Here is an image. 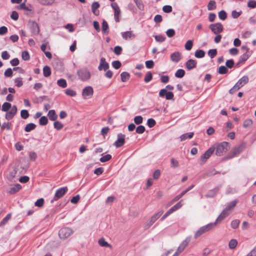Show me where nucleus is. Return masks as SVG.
I'll return each instance as SVG.
<instances>
[{
	"instance_id": "nucleus-1",
	"label": "nucleus",
	"mask_w": 256,
	"mask_h": 256,
	"mask_svg": "<svg viewBox=\"0 0 256 256\" xmlns=\"http://www.w3.org/2000/svg\"><path fill=\"white\" fill-rule=\"evenodd\" d=\"M216 226L214 223H210L200 228L194 234V238H197L203 234L212 229Z\"/></svg>"
},
{
	"instance_id": "nucleus-2",
	"label": "nucleus",
	"mask_w": 256,
	"mask_h": 256,
	"mask_svg": "<svg viewBox=\"0 0 256 256\" xmlns=\"http://www.w3.org/2000/svg\"><path fill=\"white\" fill-rule=\"evenodd\" d=\"M78 78L82 81L88 80L91 76L90 70L86 68H83L78 70Z\"/></svg>"
},
{
	"instance_id": "nucleus-3",
	"label": "nucleus",
	"mask_w": 256,
	"mask_h": 256,
	"mask_svg": "<svg viewBox=\"0 0 256 256\" xmlns=\"http://www.w3.org/2000/svg\"><path fill=\"white\" fill-rule=\"evenodd\" d=\"M73 234L72 228L64 227L62 228L58 232V236L61 240H64L70 237Z\"/></svg>"
},
{
	"instance_id": "nucleus-4",
	"label": "nucleus",
	"mask_w": 256,
	"mask_h": 256,
	"mask_svg": "<svg viewBox=\"0 0 256 256\" xmlns=\"http://www.w3.org/2000/svg\"><path fill=\"white\" fill-rule=\"evenodd\" d=\"M229 148L228 144L226 142H223L217 146L216 154L218 156L223 155Z\"/></svg>"
},
{
	"instance_id": "nucleus-5",
	"label": "nucleus",
	"mask_w": 256,
	"mask_h": 256,
	"mask_svg": "<svg viewBox=\"0 0 256 256\" xmlns=\"http://www.w3.org/2000/svg\"><path fill=\"white\" fill-rule=\"evenodd\" d=\"M163 212L164 211L161 210L151 216L144 224V228H148L150 227L160 218Z\"/></svg>"
},
{
	"instance_id": "nucleus-6",
	"label": "nucleus",
	"mask_w": 256,
	"mask_h": 256,
	"mask_svg": "<svg viewBox=\"0 0 256 256\" xmlns=\"http://www.w3.org/2000/svg\"><path fill=\"white\" fill-rule=\"evenodd\" d=\"M93 94L94 89L91 86H86L82 90V96L84 99H90L92 97Z\"/></svg>"
},
{
	"instance_id": "nucleus-7",
	"label": "nucleus",
	"mask_w": 256,
	"mask_h": 256,
	"mask_svg": "<svg viewBox=\"0 0 256 256\" xmlns=\"http://www.w3.org/2000/svg\"><path fill=\"white\" fill-rule=\"evenodd\" d=\"M190 240L188 238H186L183 240L179 245L176 252L172 256H178L181 252H182L186 248L188 245Z\"/></svg>"
},
{
	"instance_id": "nucleus-8",
	"label": "nucleus",
	"mask_w": 256,
	"mask_h": 256,
	"mask_svg": "<svg viewBox=\"0 0 256 256\" xmlns=\"http://www.w3.org/2000/svg\"><path fill=\"white\" fill-rule=\"evenodd\" d=\"M210 28L215 34L220 33L223 30L222 24L219 22L210 24Z\"/></svg>"
},
{
	"instance_id": "nucleus-9",
	"label": "nucleus",
	"mask_w": 256,
	"mask_h": 256,
	"mask_svg": "<svg viewBox=\"0 0 256 256\" xmlns=\"http://www.w3.org/2000/svg\"><path fill=\"white\" fill-rule=\"evenodd\" d=\"M214 150V148L213 147L210 148L208 149L204 154H203L200 158V162L202 164L204 163L206 160L210 156Z\"/></svg>"
},
{
	"instance_id": "nucleus-10",
	"label": "nucleus",
	"mask_w": 256,
	"mask_h": 256,
	"mask_svg": "<svg viewBox=\"0 0 256 256\" xmlns=\"http://www.w3.org/2000/svg\"><path fill=\"white\" fill-rule=\"evenodd\" d=\"M125 142V135L122 134H118V140L114 142V146L116 148H120L123 146Z\"/></svg>"
},
{
	"instance_id": "nucleus-11",
	"label": "nucleus",
	"mask_w": 256,
	"mask_h": 256,
	"mask_svg": "<svg viewBox=\"0 0 256 256\" xmlns=\"http://www.w3.org/2000/svg\"><path fill=\"white\" fill-rule=\"evenodd\" d=\"M112 7L114 10V19L116 22H119V16L120 14V10L119 6L116 2H113L111 4Z\"/></svg>"
},
{
	"instance_id": "nucleus-12",
	"label": "nucleus",
	"mask_w": 256,
	"mask_h": 256,
	"mask_svg": "<svg viewBox=\"0 0 256 256\" xmlns=\"http://www.w3.org/2000/svg\"><path fill=\"white\" fill-rule=\"evenodd\" d=\"M17 112V108L16 106H13L10 110L6 114V118L8 120H11L15 116Z\"/></svg>"
},
{
	"instance_id": "nucleus-13",
	"label": "nucleus",
	"mask_w": 256,
	"mask_h": 256,
	"mask_svg": "<svg viewBox=\"0 0 256 256\" xmlns=\"http://www.w3.org/2000/svg\"><path fill=\"white\" fill-rule=\"evenodd\" d=\"M122 36L125 40H130L135 38L136 35L132 31H126L121 33Z\"/></svg>"
},
{
	"instance_id": "nucleus-14",
	"label": "nucleus",
	"mask_w": 256,
	"mask_h": 256,
	"mask_svg": "<svg viewBox=\"0 0 256 256\" xmlns=\"http://www.w3.org/2000/svg\"><path fill=\"white\" fill-rule=\"evenodd\" d=\"M182 58V54L178 51L175 52L170 54V60L175 63L180 61Z\"/></svg>"
},
{
	"instance_id": "nucleus-15",
	"label": "nucleus",
	"mask_w": 256,
	"mask_h": 256,
	"mask_svg": "<svg viewBox=\"0 0 256 256\" xmlns=\"http://www.w3.org/2000/svg\"><path fill=\"white\" fill-rule=\"evenodd\" d=\"M109 68L108 64L106 62V58H102L100 60V65L98 67L99 70H104L106 71Z\"/></svg>"
},
{
	"instance_id": "nucleus-16",
	"label": "nucleus",
	"mask_w": 256,
	"mask_h": 256,
	"mask_svg": "<svg viewBox=\"0 0 256 256\" xmlns=\"http://www.w3.org/2000/svg\"><path fill=\"white\" fill-rule=\"evenodd\" d=\"M68 188L66 187L61 188L58 189L55 193V198L58 199L62 197L67 192Z\"/></svg>"
},
{
	"instance_id": "nucleus-17",
	"label": "nucleus",
	"mask_w": 256,
	"mask_h": 256,
	"mask_svg": "<svg viewBox=\"0 0 256 256\" xmlns=\"http://www.w3.org/2000/svg\"><path fill=\"white\" fill-rule=\"evenodd\" d=\"M238 200H234L231 202H230L226 208L224 209L226 212H227L229 214L233 210L234 207L236 206V204L238 203Z\"/></svg>"
},
{
	"instance_id": "nucleus-18",
	"label": "nucleus",
	"mask_w": 256,
	"mask_h": 256,
	"mask_svg": "<svg viewBox=\"0 0 256 256\" xmlns=\"http://www.w3.org/2000/svg\"><path fill=\"white\" fill-rule=\"evenodd\" d=\"M229 214H230L224 210L220 214L219 216L218 217V218L216 220V222H214L215 225L216 226L218 223L220 222L221 221L224 220Z\"/></svg>"
},
{
	"instance_id": "nucleus-19",
	"label": "nucleus",
	"mask_w": 256,
	"mask_h": 256,
	"mask_svg": "<svg viewBox=\"0 0 256 256\" xmlns=\"http://www.w3.org/2000/svg\"><path fill=\"white\" fill-rule=\"evenodd\" d=\"M30 28L34 34H38L40 32V28L38 24L34 22L30 23Z\"/></svg>"
},
{
	"instance_id": "nucleus-20",
	"label": "nucleus",
	"mask_w": 256,
	"mask_h": 256,
	"mask_svg": "<svg viewBox=\"0 0 256 256\" xmlns=\"http://www.w3.org/2000/svg\"><path fill=\"white\" fill-rule=\"evenodd\" d=\"M196 64L197 62L196 60L190 59L186 62V67L188 70H190L196 67Z\"/></svg>"
},
{
	"instance_id": "nucleus-21",
	"label": "nucleus",
	"mask_w": 256,
	"mask_h": 256,
	"mask_svg": "<svg viewBox=\"0 0 256 256\" xmlns=\"http://www.w3.org/2000/svg\"><path fill=\"white\" fill-rule=\"evenodd\" d=\"M100 5L98 2H94L92 4V12L96 16H98L100 14V12L98 8H100Z\"/></svg>"
},
{
	"instance_id": "nucleus-22",
	"label": "nucleus",
	"mask_w": 256,
	"mask_h": 256,
	"mask_svg": "<svg viewBox=\"0 0 256 256\" xmlns=\"http://www.w3.org/2000/svg\"><path fill=\"white\" fill-rule=\"evenodd\" d=\"M244 148V146L242 144L240 145L237 147H236L233 148L232 150V156H235L238 154H239L240 152L243 150Z\"/></svg>"
},
{
	"instance_id": "nucleus-23",
	"label": "nucleus",
	"mask_w": 256,
	"mask_h": 256,
	"mask_svg": "<svg viewBox=\"0 0 256 256\" xmlns=\"http://www.w3.org/2000/svg\"><path fill=\"white\" fill-rule=\"evenodd\" d=\"M248 81V78L247 76H242L237 82V86H239L240 88H242L243 86L246 84Z\"/></svg>"
},
{
	"instance_id": "nucleus-24",
	"label": "nucleus",
	"mask_w": 256,
	"mask_h": 256,
	"mask_svg": "<svg viewBox=\"0 0 256 256\" xmlns=\"http://www.w3.org/2000/svg\"><path fill=\"white\" fill-rule=\"evenodd\" d=\"M21 188L22 186L20 184H17L12 185L11 186L8 192L10 194H14L18 192V190H20L21 189Z\"/></svg>"
},
{
	"instance_id": "nucleus-25",
	"label": "nucleus",
	"mask_w": 256,
	"mask_h": 256,
	"mask_svg": "<svg viewBox=\"0 0 256 256\" xmlns=\"http://www.w3.org/2000/svg\"><path fill=\"white\" fill-rule=\"evenodd\" d=\"M98 244L102 247L112 248V246L108 244L104 238H100L98 240Z\"/></svg>"
},
{
	"instance_id": "nucleus-26",
	"label": "nucleus",
	"mask_w": 256,
	"mask_h": 256,
	"mask_svg": "<svg viewBox=\"0 0 256 256\" xmlns=\"http://www.w3.org/2000/svg\"><path fill=\"white\" fill-rule=\"evenodd\" d=\"M48 116L51 120H56L58 118V116L56 115L54 110H50L48 114Z\"/></svg>"
},
{
	"instance_id": "nucleus-27",
	"label": "nucleus",
	"mask_w": 256,
	"mask_h": 256,
	"mask_svg": "<svg viewBox=\"0 0 256 256\" xmlns=\"http://www.w3.org/2000/svg\"><path fill=\"white\" fill-rule=\"evenodd\" d=\"M194 186V185H192L191 186L188 188L186 190L182 191L180 194L176 196L174 198V200H178L180 198L185 194H186L192 188H193Z\"/></svg>"
},
{
	"instance_id": "nucleus-28",
	"label": "nucleus",
	"mask_w": 256,
	"mask_h": 256,
	"mask_svg": "<svg viewBox=\"0 0 256 256\" xmlns=\"http://www.w3.org/2000/svg\"><path fill=\"white\" fill-rule=\"evenodd\" d=\"M182 206V204L180 202L177 203L176 204H175L174 206L172 207L169 210V212L172 214L174 212L179 210Z\"/></svg>"
},
{
	"instance_id": "nucleus-29",
	"label": "nucleus",
	"mask_w": 256,
	"mask_h": 256,
	"mask_svg": "<svg viewBox=\"0 0 256 256\" xmlns=\"http://www.w3.org/2000/svg\"><path fill=\"white\" fill-rule=\"evenodd\" d=\"M193 136H194V133L193 132L186 133V134H182L180 137V141L182 142V141H184V140H186L188 138H192Z\"/></svg>"
},
{
	"instance_id": "nucleus-30",
	"label": "nucleus",
	"mask_w": 256,
	"mask_h": 256,
	"mask_svg": "<svg viewBox=\"0 0 256 256\" xmlns=\"http://www.w3.org/2000/svg\"><path fill=\"white\" fill-rule=\"evenodd\" d=\"M120 76L122 81L126 82L130 78V75L127 72H122L120 74Z\"/></svg>"
},
{
	"instance_id": "nucleus-31",
	"label": "nucleus",
	"mask_w": 256,
	"mask_h": 256,
	"mask_svg": "<svg viewBox=\"0 0 256 256\" xmlns=\"http://www.w3.org/2000/svg\"><path fill=\"white\" fill-rule=\"evenodd\" d=\"M253 124V121L252 119L248 118L244 120L243 123V126L244 128H248L252 126Z\"/></svg>"
},
{
	"instance_id": "nucleus-32",
	"label": "nucleus",
	"mask_w": 256,
	"mask_h": 256,
	"mask_svg": "<svg viewBox=\"0 0 256 256\" xmlns=\"http://www.w3.org/2000/svg\"><path fill=\"white\" fill-rule=\"evenodd\" d=\"M36 127V126L35 124L33 123H30L26 125L24 130L26 132H30L32 130H34Z\"/></svg>"
},
{
	"instance_id": "nucleus-33",
	"label": "nucleus",
	"mask_w": 256,
	"mask_h": 256,
	"mask_svg": "<svg viewBox=\"0 0 256 256\" xmlns=\"http://www.w3.org/2000/svg\"><path fill=\"white\" fill-rule=\"evenodd\" d=\"M43 73L45 77L49 76L51 74V70L50 68L48 66H44L43 68Z\"/></svg>"
},
{
	"instance_id": "nucleus-34",
	"label": "nucleus",
	"mask_w": 256,
	"mask_h": 256,
	"mask_svg": "<svg viewBox=\"0 0 256 256\" xmlns=\"http://www.w3.org/2000/svg\"><path fill=\"white\" fill-rule=\"evenodd\" d=\"M57 84H58V86H60L62 88H65L67 86L66 82L64 79H63V78L58 80L57 81Z\"/></svg>"
},
{
	"instance_id": "nucleus-35",
	"label": "nucleus",
	"mask_w": 256,
	"mask_h": 256,
	"mask_svg": "<svg viewBox=\"0 0 256 256\" xmlns=\"http://www.w3.org/2000/svg\"><path fill=\"white\" fill-rule=\"evenodd\" d=\"M185 74V72L182 69L178 70L175 73V76L178 78H182Z\"/></svg>"
},
{
	"instance_id": "nucleus-36",
	"label": "nucleus",
	"mask_w": 256,
	"mask_h": 256,
	"mask_svg": "<svg viewBox=\"0 0 256 256\" xmlns=\"http://www.w3.org/2000/svg\"><path fill=\"white\" fill-rule=\"evenodd\" d=\"M237 244V240L235 239H232L229 242L228 246L230 249H234L236 248Z\"/></svg>"
},
{
	"instance_id": "nucleus-37",
	"label": "nucleus",
	"mask_w": 256,
	"mask_h": 256,
	"mask_svg": "<svg viewBox=\"0 0 256 256\" xmlns=\"http://www.w3.org/2000/svg\"><path fill=\"white\" fill-rule=\"evenodd\" d=\"M65 94L66 95L72 97L76 96V91L70 88L66 89L65 90Z\"/></svg>"
},
{
	"instance_id": "nucleus-38",
	"label": "nucleus",
	"mask_w": 256,
	"mask_h": 256,
	"mask_svg": "<svg viewBox=\"0 0 256 256\" xmlns=\"http://www.w3.org/2000/svg\"><path fill=\"white\" fill-rule=\"evenodd\" d=\"M108 26L107 23V22L104 20L102 22V30L104 33V34H108Z\"/></svg>"
},
{
	"instance_id": "nucleus-39",
	"label": "nucleus",
	"mask_w": 256,
	"mask_h": 256,
	"mask_svg": "<svg viewBox=\"0 0 256 256\" xmlns=\"http://www.w3.org/2000/svg\"><path fill=\"white\" fill-rule=\"evenodd\" d=\"M216 8V2L214 0H210L208 5V10H212Z\"/></svg>"
},
{
	"instance_id": "nucleus-40",
	"label": "nucleus",
	"mask_w": 256,
	"mask_h": 256,
	"mask_svg": "<svg viewBox=\"0 0 256 256\" xmlns=\"http://www.w3.org/2000/svg\"><path fill=\"white\" fill-rule=\"evenodd\" d=\"M205 52L202 50H197L194 54V56L197 58H202L204 56Z\"/></svg>"
},
{
	"instance_id": "nucleus-41",
	"label": "nucleus",
	"mask_w": 256,
	"mask_h": 256,
	"mask_svg": "<svg viewBox=\"0 0 256 256\" xmlns=\"http://www.w3.org/2000/svg\"><path fill=\"white\" fill-rule=\"evenodd\" d=\"M43 5H51L54 2L55 0H37Z\"/></svg>"
},
{
	"instance_id": "nucleus-42",
	"label": "nucleus",
	"mask_w": 256,
	"mask_h": 256,
	"mask_svg": "<svg viewBox=\"0 0 256 256\" xmlns=\"http://www.w3.org/2000/svg\"><path fill=\"white\" fill-rule=\"evenodd\" d=\"M218 18L222 20H224L226 18L227 14L226 12L224 10H220L218 14Z\"/></svg>"
},
{
	"instance_id": "nucleus-43",
	"label": "nucleus",
	"mask_w": 256,
	"mask_h": 256,
	"mask_svg": "<svg viewBox=\"0 0 256 256\" xmlns=\"http://www.w3.org/2000/svg\"><path fill=\"white\" fill-rule=\"evenodd\" d=\"M193 46V42L192 40H188L185 45L184 48L186 50H190Z\"/></svg>"
},
{
	"instance_id": "nucleus-44",
	"label": "nucleus",
	"mask_w": 256,
	"mask_h": 256,
	"mask_svg": "<svg viewBox=\"0 0 256 256\" xmlns=\"http://www.w3.org/2000/svg\"><path fill=\"white\" fill-rule=\"evenodd\" d=\"M11 108V104L9 102H4L2 105V110L3 112H7Z\"/></svg>"
},
{
	"instance_id": "nucleus-45",
	"label": "nucleus",
	"mask_w": 256,
	"mask_h": 256,
	"mask_svg": "<svg viewBox=\"0 0 256 256\" xmlns=\"http://www.w3.org/2000/svg\"><path fill=\"white\" fill-rule=\"evenodd\" d=\"M112 156L110 154H108L100 158V160L102 162H104L110 160Z\"/></svg>"
},
{
	"instance_id": "nucleus-46",
	"label": "nucleus",
	"mask_w": 256,
	"mask_h": 256,
	"mask_svg": "<svg viewBox=\"0 0 256 256\" xmlns=\"http://www.w3.org/2000/svg\"><path fill=\"white\" fill-rule=\"evenodd\" d=\"M14 82L15 83L16 86L17 87H20L22 86L23 82L22 81V78H17L14 80Z\"/></svg>"
},
{
	"instance_id": "nucleus-47",
	"label": "nucleus",
	"mask_w": 256,
	"mask_h": 256,
	"mask_svg": "<svg viewBox=\"0 0 256 256\" xmlns=\"http://www.w3.org/2000/svg\"><path fill=\"white\" fill-rule=\"evenodd\" d=\"M134 122L136 124H140L142 122L143 118L140 116H138L134 117Z\"/></svg>"
},
{
	"instance_id": "nucleus-48",
	"label": "nucleus",
	"mask_w": 256,
	"mask_h": 256,
	"mask_svg": "<svg viewBox=\"0 0 256 256\" xmlns=\"http://www.w3.org/2000/svg\"><path fill=\"white\" fill-rule=\"evenodd\" d=\"M11 218V214H8L0 222V226H3L4 225L6 224L7 222L10 220Z\"/></svg>"
},
{
	"instance_id": "nucleus-49",
	"label": "nucleus",
	"mask_w": 256,
	"mask_h": 256,
	"mask_svg": "<svg viewBox=\"0 0 256 256\" xmlns=\"http://www.w3.org/2000/svg\"><path fill=\"white\" fill-rule=\"evenodd\" d=\"M48 120L45 116H42L39 120L40 124L42 126L46 125L48 124Z\"/></svg>"
},
{
	"instance_id": "nucleus-50",
	"label": "nucleus",
	"mask_w": 256,
	"mask_h": 256,
	"mask_svg": "<svg viewBox=\"0 0 256 256\" xmlns=\"http://www.w3.org/2000/svg\"><path fill=\"white\" fill-rule=\"evenodd\" d=\"M54 126L56 129L60 130L64 126L60 122L56 121L54 124Z\"/></svg>"
},
{
	"instance_id": "nucleus-51",
	"label": "nucleus",
	"mask_w": 256,
	"mask_h": 256,
	"mask_svg": "<svg viewBox=\"0 0 256 256\" xmlns=\"http://www.w3.org/2000/svg\"><path fill=\"white\" fill-rule=\"evenodd\" d=\"M240 221L238 220H232L231 222L230 225L231 226L234 228L236 229L238 228L239 224H240Z\"/></svg>"
},
{
	"instance_id": "nucleus-52",
	"label": "nucleus",
	"mask_w": 256,
	"mask_h": 256,
	"mask_svg": "<svg viewBox=\"0 0 256 256\" xmlns=\"http://www.w3.org/2000/svg\"><path fill=\"white\" fill-rule=\"evenodd\" d=\"M21 117L24 119H26L29 116L28 111L26 110H23L20 112Z\"/></svg>"
},
{
	"instance_id": "nucleus-53",
	"label": "nucleus",
	"mask_w": 256,
	"mask_h": 256,
	"mask_svg": "<svg viewBox=\"0 0 256 256\" xmlns=\"http://www.w3.org/2000/svg\"><path fill=\"white\" fill-rule=\"evenodd\" d=\"M22 57L24 60H28L30 58V54L27 51L22 52Z\"/></svg>"
},
{
	"instance_id": "nucleus-54",
	"label": "nucleus",
	"mask_w": 256,
	"mask_h": 256,
	"mask_svg": "<svg viewBox=\"0 0 256 256\" xmlns=\"http://www.w3.org/2000/svg\"><path fill=\"white\" fill-rule=\"evenodd\" d=\"M145 131V128L143 126H138L136 130V132L137 134H141L144 132Z\"/></svg>"
},
{
	"instance_id": "nucleus-55",
	"label": "nucleus",
	"mask_w": 256,
	"mask_h": 256,
	"mask_svg": "<svg viewBox=\"0 0 256 256\" xmlns=\"http://www.w3.org/2000/svg\"><path fill=\"white\" fill-rule=\"evenodd\" d=\"M228 70L225 66H220L218 68V73L220 74H225L228 72Z\"/></svg>"
},
{
	"instance_id": "nucleus-56",
	"label": "nucleus",
	"mask_w": 256,
	"mask_h": 256,
	"mask_svg": "<svg viewBox=\"0 0 256 256\" xmlns=\"http://www.w3.org/2000/svg\"><path fill=\"white\" fill-rule=\"evenodd\" d=\"M248 6L251 8H256V1L254 0H250L248 3Z\"/></svg>"
},
{
	"instance_id": "nucleus-57",
	"label": "nucleus",
	"mask_w": 256,
	"mask_h": 256,
	"mask_svg": "<svg viewBox=\"0 0 256 256\" xmlns=\"http://www.w3.org/2000/svg\"><path fill=\"white\" fill-rule=\"evenodd\" d=\"M216 54L217 51L216 49L210 50L208 52V54L211 58L214 57L216 55Z\"/></svg>"
},
{
	"instance_id": "nucleus-58",
	"label": "nucleus",
	"mask_w": 256,
	"mask_h": 256,
	"mask_svg": "<svg viewBox=\"0 0 256 256\" xmlns=\"http://www.w3.org/2000/svg\"><path fill=\"white\" fill-rule=\"evenodd\" d=\"M242 11L237 12L236 10H232V16L233 18H238L242 14Z\"/></svg>"
},
{
	"instance_id": "nucleus-59",
	"label": "nucleus",
	"mask_w": 256,
	"mask_h": 256,
	"mask_svg": "<svg viewBox=\"0 0 256 256\" xmlns=\"http://www.w3.org/2000/svg\"><path fill=\"white\" fill-rule=\"evenodd\" d=\"M44 200L43 198L38 200L34 203V205L38 207H41L44 204Z\"/></svg>"
},
{
	"instance_id": "nucleus-60",
	"label": "nucleus",
	"mask_w": 256,
	"mask_h": 256,
	"mask_svg": "<svg viewBox=\"0 0 256 256\" xmlns=\"http://www.w3.org/2000/svg\"><path fill=\"white\" fill-rule=\"evenodd\" d=\"M160 175V170L158 169L156 170L153 174V178L158 180Z\"/></svg>"
},
{
	"instance_id": "nucleus-61",
	"label": "nucleus",
	"mask_w": 256,
	"mask_h": 256,
	"mask_svg": "<svg viewBox=\"0 0 256 256\" xmlns=\"http://www.w3.org/2000/svg\"><path fill=\"white\" fill-rule=\"evenodd\" d=\"M121 63L120 61L118 60H116V61H114L112 62V66L116 68V69H118L119 68L120 66H121Z\"/></svg>"
},
{
	"instance_id": "nucleus-62",
	"label": "nucleus",
	"mask_w": 256,
	"mask_h": 256,
	"mask_svg": "<svg viewBox=\"0 0 256 256\" xmlns=\"http://www.w3.org/2000/svg\"><path fill=\"white\" fill-rule=\"evenodd\" d=\"M147 124L150 128H152L156 124V122L152 118H148L147 120Z\"/></svg>"
},
{
	"instance_id": "nucleus-63",
	"label": "nucleus",
	"mask_w": 256,
	"mask_h": 256,
	"mask_svg": "<svg viewBox=\"0 0 256 256\" xmlns=\"http://www.w3.org/2000/svg\"><path fill=\"white\" fill-rule=\"evenodd\" d=\"M152 78V74L150 72H148L146 74L144 78V82H150Z\"/></svg>"
},
{
	"instance_id": "nucleus-64",
	"label": "nucleus",
	"mask_w": 256,
	"mask_h": 256,
	"mask_svg": "<svg viewBox=\"0 0 256 256\" xmlns=\"http://www.w3.org/2000/svg\"><path fill=\"white\" fill-rule=\"evenodd\" d=\"M10 18L14 20H16L18 18V14L16 11H13L10 15Z\"/></svg>"
}]
</instances>
